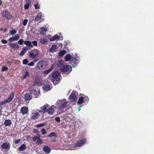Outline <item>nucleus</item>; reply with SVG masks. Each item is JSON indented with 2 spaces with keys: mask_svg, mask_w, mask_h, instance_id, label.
<instances>
[{
  "mask_svg": "<svg viewBox=\"0 0 154 154\" xmlns=\"http://www.w3.org/2000/svg\"><path fill=\"white\" fill-rule=\"evenodd\" d=\"M2 17H5L8 19H11L12 18V16L10 14L8 11L4 10L2 12Z\"/></svg>",
  "mask_w": 154,
  "mask_h": 154,
  "instance_id": "0eeeda50",
  "label": "nucleus"
},
{
  "mask_svg": "<svg viewBox=\"0 0 154 154\" xmlns=\"http://www.w3.org/2000/svg\"><path fill=\"white\" fill-rule=\"evenodd\" d=\"M66 53V51L63 50L61 51L59 53V55L60 57H62Z\"/></svg>",
  "mask_w": 154,
  "mask_h": 154,
  "instance_id": "cd10ccee",
  "label": "nucleus"
},
{
  "mask_svg": "<svg viewBox=\"0 0 154 154\" xmlns=\"http://www.w3.org/2000/svg\"><path fill=\"white\" fill-rule=\"evenodd\" d=\"M38 60V59H35L33 60V61L34 62H37Z\"/></svg>",
  "mask_w": 154,
  "mask_h": 154,
  "instance_id": "13d9d810",
  "label": "nucleus"
},
{
  "mask_svg": "<svg viewBox=\"0 0 154 154\" xmlns=\"http://www.w3.org/2000/svg\"><path fill=\"white\" fill-rule=\"evenodd\" d=\"M54 68V67L52 66L48 70L43 71L42 73L43 74H47L49 73Z\"/></svg>",
  "mask_w": 154,
  "mask_h": 154,
  "instance_id": "412c9836",
  "label": "nucleus"
},
{
  "mask_svg": "<svg viewBox=\"0 0 154 154\" xmlns=\"http://www.w3.org/2000/svg\"><path fill=\"white\" fill-rule=\"evenodd\" d=\"M10 33L11 35H14L17 33V31L15 30H11L10 31Z\"/></svg>",
  "mask_w": 154,
  "mask_h": 154,
  "instance_id": "ea45409f",
  "label": "nucleus"
},
{
  "mask_svg": "<svg viewBox=\"0 0 154 154\" xmlns=\"http://www.w3.org/2000/svg\"><path fill=\"white\" fill-rule=\"evenodd\" d=\"M35 55L36 56V57L38 55V53L37 52Z\"/></svg>",
  "mask_w": 154,
  "mask_h": 154,
  "instance_id": "680f3d73",
  "label": "nucleus"
},
{
  "mask_svg": "<svg viewBox=\"0 0 154 154\" xmlns=\"http://www.w3.org/2000/svg\"><path fill=\"white\" fill-rule=\"evenodd\" d=\"M71 59V56L69 54H66L65 57V60L66 61H69Z\"/></svg>",
  "mask_w": 154,
  "mask_h": 154,
  "instance_id": "a878e982",
  "label": "nucleus"
},
{
  "mask_svg": "<svg viewBox=\"0 0 154 154\" xmlns=\"http://www.w3.org/2000/svg\"><path fill=\"white\" fill-rule=\"evenodd\" d=\"M55 106H52L49 107L47 109V112L50 115H52L55 111Z\"/></svg>",
  "mask_w": 154,
  "mask_h": 154,
  "instance_id": "9b49d317",
  "label": "nucleus"
},
{
  "mask_svg": "<svg viewBox=\"0 0 154 154\" xmlns=\"http://www.w3.org/2000/svg\"><path fill=\"white\" fill-rule=\"evenodd\" d=\"M55 120L58 122H60V118L59 117H56L55 118Z\"/></svg>",
  "mask_w": 154,
  "mask_h": 154,
  "instance_id": "de8ad7c7",
  "label": "nucleus"
},
{
  "mask_svg": "<svg viewBox=\"0 0 154 154\" xmlns=\"http://www.w3.org/2000/svg\"><path fill=\"white\" fill-rule=\"evenodd\" d=\"M76 92L75 91H73L69 96V100L71 102H74L76 99Z\"/></svg>",
  "mask_w": 154,
  "mask_h": 154,
  "instance_id": "6e6552de",
  "label": "nucleus"
},
{
  "mask_svg": "<svg viewBox=\"0 0 154 154\" xmlns=\"http://www.w3.org/2000/svg\"><path fill=\"white\" fill-rule=\"evenodd\" d=\"M1 148L3 149H9L10 148V144H9L6 142L4 143L1 146Z\"/></svg>",
  "mask_w": 154,
  "mask_h": 154,
  "instance_id": "f3484780",
  "label": "nucleus"
},
{
  "mask_svg": "<svg viewBox=\"0 0 154 154\" xmlns=\"http://www.w3.org/2000/svg\"><path fill=\"white\" fill-rule=\"evenodd\" d=\"M75 60L76 61H77V59H75Z\"/></svg>",
  "mask_w": 154,
  "mask_h": 154,
  "instance_id": "0e129e2a",
  "label": "nucleus"
},
{
  "mask_svg": "<svg viewBox=\"0 0 154 154\" xmlns=\"http://www.w3.org/2000/svg\"><path fill=\"white\" fill-rule=\"evenodd\" d=\"M47 65V63L44 61H40L37 64V67L38 69L42 70L45 69Z\"/></svg>",
  "mask_w": 154,
  "mask_h": 154,
  "instance_id": "39448f33",
  "label": "nucleus"
},
{
  "mask_svg": "<svg viewBox=\"0 0 154 154\" xmlns=\"http://www.w3.org/2000/svg\"><path fill=\"white\" fill-rule=\"evenodd\" d=\"M89 100V98L87 96L85 95L84 97L81 96L79 97L77 103L79 104H82L83 103L86 104L88 103Z\"/></svg>",
  "mask_w": 154,
  "mask_h": 154,
  "instance_id": "7ed1b4c3",
  "label": "nucleus"
},
{
  "mask_svg": "<svg viewBox=\"0 0 154 154\" xmlns=\"http://www.w3.org/2000/svg\"><path fill=\"white\" fill-rule=\"evenodd\" d=\"M12 124V122L10 119H6L5 120L4 125L5 126H9Z\"/></svg>",
  "mask_w": 154,
  "mask_h": 154,
  "instance_id": "aec40b11",
  "label": "nucleus"
},
{
  "mask_svg": "<svg viewBox=\"0 0 154 154\" xmlns=\"http://www.w3.org/2000/svg\"><path fill=\"white\" fill-rule=\"evenodd\" d=\"M29 74L28 72L26 71V72L25 74L23 75V79L26 78L27 76H29Z\"/></svg>",
  "mask_w": 154,
  "mask_h": 154,
  "instance_id": "a19ab883",
  "label": "nucleus"
},
{
  "mask_svg": "<svg viewBox=\"0 0 154 154\" xmlns=\"http://www.w3.org/2000/svg\"><path fill=\"white\" fill-rule=\"evenodd\" d=\"M67 102L66 99H64L62 100H59L57 101V103L58 105V107L60 110H62L63 108L66 106Z\"/></svg>",
  "mask_w": 154,
  "mask_h": 154,
  "instance_id": "f03ea898",
  "label": "nucleus"
},
{
  "mask_svg": "<svg viewBox=\"0 0 154 154\" xmlns=\"http://www.w3.org/2000/svg\"><path fill=\"white\" fill-rule=\"evenodd\" d=\"M20 38V36L18 34H16L15 35V37H13L9 38L8 40L10 42L13 41H17Z\"/></svg>",
  "mask_w": 154,
  "mask_h": 154,
  "instance_id": "2eb2a0df",
  "label": "nucleus"
},
{
  "mask_svg": "<svg viewBox=\"0 0 154 154\" xmlns=\"http://www.w3.org/2000/svg\"><path fill=\"white\" fill-rule=\"evenodd\" d=\"M41 132L42 134V135H44L45 134H46V130L44 128H42V129Z\"/></svg>",
  "mask_w": 154,
  "mask_h": 154,
  "instance_id": "79ce46f5",
  "label": "nucleus"
},
{
  "mask_svg": "<svg viewBox=\"0 0 154 154\" xmlns=\"http://www.w3.org/2000/svg\"><path fill=\"white\" fill-rule=\"evenodd\" d=\"M24 43L27 46H30L31 47H33V45H31V43L30 41H25Z\"/></svg>",
  "mask_w": 154,
  "mask_h": 154,
  "instance_id": "c756f323",
  "label": "nucleus"
},
{
  "mask_svg": "<svg viewBox=\"0 0 154 154\" xmlns=\"http://www.w3.org/2000/svg\"><path fill=\"white\" fill-rule=\"evenodd\" d=\"M40 135L38 136V138L37 140V143H38L41 144L42 142V140L40 138Z\"/></svg>",
  "mask_w": 154,
  "mask_h": 154,
  "instance_id": "f704fd0d",
  "label": "nucleus"
},
{
  "mask_svg": "<svg viewBox=\"0 0 154 154\" xmlns=\"http://www.w3.org/2000/svg\"><path fill=\"white\" fill-rule=\"evenodd\" d=\"M60 73L57 71L54 72L52 73L51 77L52 78V82L55 84L58 83V82L60 80L59 76Z\"/></svg>",
  "mask_w": 154,
  "mask_h": 154,
  "instance_id": "f257e3e1",
  "label": "nucleus"
},
{
  "mask_svg": "<svg viewBox=\"0 0 154 154\" xmlns=\"http://www.w3.org/2000/svg\"><path fill=\"white\" fill-rule=\"evenodd\" d=\"M8 45L11 48H13L14 50L18 49L19 48V45L15 43H10Z\"/></svg>",
  "mask_w": 154,
  "mask_h": 154,
  "instance_id": "ddd939ff",
  "label": "nucleus"
},
{
  "mask_svg": "<svg viewBox=\"0 0 154 154\" xmlns=\"http://www.w3.org/2000/svg\"><path fill=\"white\" fill-rule=\"evenodd\" d=\"M8 69V68L7 67L3 66L2 68V70L3 71H5L7 70Z\"/></svg>",
  "mask_w": 154,
  "mask_h": 154,
  "instance_id": "09e8293b",
  "label": "nucleus"
},
{
  "mask_svg": "<svg viewBox=\"0 0 154 154\" xmlns=\"http://www.w3.org/2000/svg\"><path fill=\"white\" fill-rule=\"evenodd\" d=\"M63 62L62 60H60L59 61L57 65L58 67H61L62 65H63Z\"/></svg>",
  "mask_w": 154,
  "mask_h": 154,
  "instance_id": "4c0bfd02",
  "label": "nucleus"
},
{
  "mask_svg": "<svg viewBox=\"0 0 154 154\" xmlns=\"http://www.w3.org/2000/svg\"><path fill=\"white\" fill-rule=\"evenodd\" d=\"M60 38L59 36L56 34L54 35L53 37L50 39V41H54L57 40H59Z\"/></svg>",
  "mask_w": 154,
  "mask_h": 154,
  "instance_id": "6ab92c4d",
  "label": "nucleus"
},
{
  "mask_svg": "<svg viewBox=\"0 0 154 154\" xmlns=\"http://www.w3.org/2000/svg\"><path fill=\"white\" fill-rule=\"evenodd\" d=\"M27 50V48H23L22 49V51H21L19 53V55L20 56H22L26 52Z\"/></svg>",
  "mask_w": 154,
  "mask_h": 154,
  "instance_id": "5701e85b",
  "label": "nucleus"
},
{
  "mask_svg": "<svg viewBox=\"0 0 154 154\" xmlns=\"http://www.w3.org/2000/svg\"><path fill=\"white\" fill-rule=\"evenodd\" d=\"M18 43L20 45H23V39H20L18 41Z\"/></svg>",
  "mask_w": 154,
  "mask_h": 154,
  "instance_id": "49530a36",
  "label": "nucleus"
},
{
  "mask_svg": "<svg viewBox=\"0 0 154 154\" xmlns=\"http://www.w3.org/2000/svg\"><path fill=\"white\" fill-rule=\"evenodd\" d=\"M28 61L27 59H25L23 61V63L24 65H27L28 63Z\"/></svg>",
  "mask_w": 154,
  "mask_h": 154,
  "instance_id": "c03bdc74",
  "label": "nucleus"
},
{
  "mask_svg": "<svg viewBox=\"0 0 154 154\" xmlns=\"http://www.w3.org/2000/svg\"><path fill=\"white\" fill-rule=\"evenodd\" d=\"M86 139H84L81 140L80 141L77 142L75 144V146H76L81 147L85 143H86Z\"/></svg>",
  "mask_w": 154,
  "mask_h": 154,
  "instance_id": "1a4fd4ad",
  "label": "nucleus"
},
{
  "mask_svg": "<svg viewBox=\"0 0 154 154\" xmlns=\"http://www.w3.org/2000/svg\"><path fill=\"white\" fill-rule=\"evenodd\" d=\"M7 31V29L6 28H5L3 29V32H5Z\"/></svg>",
  "mask_w": 154,
  "mask_h": 154,
  "instance_id": "6e6d98bb",
  "label": "nucleus"
},
{
  "mask_svg": "<svg viewBox=\"0 0 154 154\" xmlns=\"http://www.w3.org/2000/svg\"><path fill=\"white\" fill-rule=\"evenodd\" d=\"M40 80L39 78H36L35 79L34 83L36 85H39L40 84Z\"/></svg>",
  "mask_w": 154,
  "mask_h": 154,
  "instance_id": "2f4dec72",
  "label": "nucleus"
},
{
  "mask_svg": "<svg viewBox=\"0 0 154 154\" xmlns=\"http://www.w3.org/2000/svg\"><path fill=\"white\" fill-rule=\"evenodd\" d=\"M43 89L45 90L48 91L51 90L50 85L48 84H45L43 87Z\"/></svg>",
  "mask_w": 154,
  "mask_h": 154,
  "instance_id": "393cba45",
  "label": "nucleus"
},
{
  "mask_svg": "<svg viewBox=\"0 0 154 154\" xmlns=\"http://www.w3.org/2000/svg\"><path fill=\"white\" fill-rule=\"evenodd\" d=\"M40 42L42 44H45L47 42V40L46 38L41 39Z\"/></svg>",
  "mask_w": 154,
  "mask_h": 154,
  "instance_id": "c85d7f7f",
  "label": "nucleus"
},
{
  "mask_svg": "<svg viewBox=\"0 0 154 154\" xmlns=\"http://www.w3.org/2000/svg\"><path fill=\"white\" fill-rule=\"evenodd\" d=\"M46 125V123H43L42 124H40L36 125L37 128H39L40 127H42L45 126Z\"/></svg>",
  "mask_w": 154,
  "mask_h": 154,
  "instance_id": "72a5a7b5",
  "label": "nucleus"
},
{
  "mask_svg": "<svg viewBox=\"0 0 154 154\" xmlns=\"http://www.w3.org/2000/svg\"><path fill=\"white\" fill-rule=\"evenodd\" d=\"M33 132L35 134H36L37 135V136L40 135L37 129H34L33 130Z\"/></svg>",
  "mask_w": 154,
  "mask_h": 154,
  "instance_id": "c9c22d12",
  "label": "nucleus"
},
{
  "mask_svg": "<svg viewBox=\"0 0 154 154\" xmlns=\"http://www.w3.org/2000/svg\"><path fill=\"white\" fill-rule=\"evenodd\" d=\"M31 0H26V2L31 3Z\"/></svg>",
  "mask_w": 154,
  "mask_h": 154,
  "instance_id": "052dcab7",
  "label": "nucleus"
},
{
  "mask_svg": "<svg viewBox=\"0 0 154 154\" xmlns=\"http://www.w3.org/2000/svg\"><path fill=\"white\" fill-rule=\"evenodd\" d=\"M81 106H80L78 107V109L79 111L81 109Z\"/></svg>",
  "mask_w": 154,
  "mask_h": 154,
  "instance_id": "bf43d9fd",
  "label": "nucleus"
},
{
  "mask_svg": "<svg viewBox=\"0 0 154 154\" xmlns=\"http://www.w3.org/2000/svg\"><path fill=\"white\" fill-rule=\"evenodd\" d=\"M38 137H37L36 136H34L32 137V140L33 141H35L37 140H38Z\"/></svg>",
  "mask_w": 154,
  "mask_h": 154,
  "instance_id": "8fccbe9b",
  "label": "nucleus"
},
{
  "mask_svg": "<svg viewBox=\"0 0 154 154\" xmlns=\"http://www.w3.org/2000/svg\"><path fill=\"white\" fill-rule=\"evenodd\" d=\"M56 139L55 138H52V141L53 142H54L56 141Z\"/></svg>",
  "mask_w": 154,
  "mask_h": 154,
  "instance_id": "4d7b16f0",
  "label": "nucleus"
},
{
  "mask_svg": "<svg viewBox=\"0 0 154 154\" xmlns=\"http://www.w3.org/2000/svg\"><path fill=\"white\" fill-rule=\"evenodd\" d=\"M69 69V67L68 66L64 65H63L62 67L61 68L60 70L62 72H65L68 71Z\"/></svg>",
  "mask_w": 154,
  "mask_h": 154,
  "instance_id": "dca6fc26",
  "label": "nucleus"
},
{
  "mask_svg": "<svg viewBox=\"0 0 154 154\" xmlns=\"http://www.w3.org/2000/svg\"><path fill=\"white\" fill-rule=\"evenodd\" d=\"M1 30H2V29H1Z\"/></svg>",
  "mask_w": 154,
  "mask_h": 154,
  "instance_id": "69168bd1",
  "label": "nucleus"
},
{
  "mask_svg": "<svg viewBox=\"0 0 154 154\" xmlns=\"http://www.w3.org/2000/svg\"><path fill=\"white\" fill-rule=\"evenodd\" d=\"M42 17V15L41 14H37V15L36 16L35 18V20L36 21H38L39 20H40L41 19Z\"/></svg>",
  "mask_w": 154,
  "mask_h": 154,
  "instance_id": "7c9ffc66",
  "label": "nucleus"
},
{
  "mask_svg": "<svg viewBox=\"0 0 154 154\" xmlns=\"http://www.w3.org/2000/svg\"><path fill=\"white\" fill-rule=\"evenodd\" d=\"M28 111V109L26 106L22 107L20 109L21 112L23 115L27 113Z\"/></svg>",
  "mask_w": 154,
  "mask_h": 154,
  "instance_id": "4468645a",
  "label": "nucleus"
},
{
  "mask_svg": "<svg viewBox=\"0 0 154 154\" xmlns=\"http://www.w3.org/2000/svg\"><path fill=\"white\" fill-rule=\"evenodd\" d=\"M40 33L42 35H43L45 33L46 31H47L46 29V28L44 27H42L40 28Z\"/></svg>",
  "mask_w": 154,
  "mask_h": 154,
  "instance_id": "bb28decb",
  "label": "nucleus"
},
{
  "mask_svg": "<svg viewBox=\"0 0 154 154\" xmlns=\"http://www.w3.org/2000/svg\"><path fill=\"white\" fill-rule=\"evenodd\" d=\"M29 4L28 3L25 4L24 6V8L25 9H27L29 8Z\"/></svg>",
  "mask_w": 154,
  "mask_h": 154,
  "instance_id": "a18cd8bd",
  "label": "nucleus"
},
{
  "mask_svg": "<svg viewBox=\"0 0 154 154\" xmlns=\"http://www.w3.org/2000/svg\"><path fill=\"white\" fill-rule=\"evenodd\" d=\"M57 48V46L55 45H53L50 48L49 51L51 52H55L56 51V49Z\"/></svg>",
  "mask_w": 154,
  "mask_h": 154,
  "instance_id": "b1692460",
  "label": "nucleus"
},
{
  "mask_svg": "<svg viewBox=\"0 0 154 154\" xmlns=\"http://www.w3.org/2000/svg\"><path fill=\"white\" fill-rule=\"evenodd\" d=\"M49 105L47 104H46L45 105L40 108V110H38V111L40 112L45 113L47 112V108H48Z\"/></svg>",
  "mask_w": 154,
  "mask_h": 154,
  "instance_id": "9d476101",
  "label": "nucleus"
},
{
  "mask_svg": "<svg viewBox=\"0 0 154 154\" xmlns=\"http://www.w3.org/2000/svg\"><path fill=\"white\" fill-rule=\"evenodd\" d=\"M32 43L33 45L35 46H37V42L36 41H35L32 42Z\"/></svg>",
  "mask_w": 154,
  "mask_h": 154,
  "instance_id": "3c124183",
  "label": "nucleus"
},
{
  "mask_svg": "<svg viewBox=\"0 0 154 154\" xmlns=\"http://www.w3.org/2000/svg\"><path fill=\"white\" fill-rule=\"evenodd\" d=\"M28 22V20L27 19L24 20L23 21V26H26Z\"/></svg>",
  "mask_w": 154,
  "mask_h": 154,
  "instance_id": "37998d69",
  "label": "nucleus"
},
{
  "mask_svg": "<svg viewBox=\"0 0 154 154\" xmlns=\"http://www.w3.org/2000/svg\"><path fill=\"white\" fill-rule=\"evenodd\" d=\"M2 4V0H0V5H1Z\"/></svg>",
  "mask_w": 154,
  "mask_h": 154,
  "instance_id": "e2e57ef3",
  "label": "nucleus"
},
{
  "mask_svg": "<svg viewBox=\"0 0 154 154\" xmlns=\"http://www.w3.org/2000/svg\"><path fill=\"white\" fill-rule=\"evenodd\" d=\"M39 116V113L36 112H32L30 117L31 119L35 120L37 119Z\"/></svg>",
  "mask_w": 154,
  "mask_h": 154,
  "instance_id": "f8f14e48",
  "label": "nucleus"
},
{
  "mask_svg": "<svg viewBox=\"0 0 154 154\" xmlns=\"http://www.w3.org/2000/svg\"><path fill=\"white\" fill-rule=\"evenodd\" d=\"M14 92H12L10 95L9 97L6 100L2 101L1 102H0V106H2L4 104L8 103L11 101L13 98L14 97Z\"/></svg>",
  "mask_w": 154,
  "mask_h": 154,
  "instance_id": "20e7f679",
  "label": "nucleus"
},
{
  "mask_svg": "<svg viewBox=\"0 0 154 154\" xmlns=\"http://www.w3.org/2000/svg\"><path fill=\"white\" fill-rule=\"evenodd\" d=\"M35 93H37V92L36 90H33L31 91L30 94L29 93L26 94L24 97L25 101H27L28 100H29L32 99V97L31 94H33V93L35 94Z\"/></svg>",
  "mask_w": 154,
  "mask_h": 154,
  "instance_id": "423d86ee",
  "label": "nucleus"
},
{
  "mask_svg": "<svg viewBox=\"0 0 154 154\" xmlns=\"http://www.w3.org/2000/svg\"><path fill=\"white\" fill-rule=\"evenodd\" d=\"M1 42L4 44H6L7 43V41L5 39H2L1 41Z\"/></svg>",
  "mask_w": 154,
  "mask_h": 154,
  "instance_id": "5fc2aeb1",
  "label": "nucleus"
},
{
  "mask_svg": "<svg viewBox=\"0 0 154 154\" xmlns=\"http://www.w3.org/2000/svg\"><path fill=\"white\" fill-rule=\"evenodd\" d=\"M20 139H18V140H15L14 142V143L15 144H17V143H20Z\"/></svg>",
  "mask_w": 154,
  "mask_h": 154,
  "instance_id": "864d4df0",
  "label": "nucleus"
},
{
  "mask_svg": "<svg viewBox=\"0 0 154 154\" xmlns=\"http://www.w3.org/2000/svg\"><path fill=\"white\" fill-rule=\"evenodd\" d=\"M48 136L49 137H55V133L54 132H52L51 133L48 135Z\"/></svg>",
  "mask_w": 154,
  "mask_h": 154,
  "instance_id": "58836bf2",
  "label": "nucleus"
},
{
  "mask_svg": "<svg viewBox=\"0 0 154 154\" xmlns=\"http://www.w3.org/2000/svg\"><path fill=\"white\" fill-rule=\"evenodd\" d=\"M26 148V145L25 144L22 145L19 148V150L21 151H23Z\"/></svg>",
  "mask_w": 154,
  "mask_h": 154,
  "instance_id": "4be33fe9",
  "label": "nucleus"
},
{
  "mask_svg": "<svg viewBox=\"0 0 154 154\" xmlns=\"http://www.w3.org/2000/svg\"><path fill=\"white\" fill-rule=\"evenodd\" d=\"M43 150L45 152L47 153H49L50 152L51 150V149L48 146H45L43 148Z\"/></svg>",
  "mask_w": 154,
  "mask_h": 154,
  "instance_id": "a211bd4d",
  "label": "nucleus"
},
{
  "mask_svg": "<svg viewBox=\"0 0 154 154\" xmlns=\"http://www.w3.org/2000/svg\"><path fill=\"white\" fill-rule=\"evenodd\" d=\"M29 56L33 59H35L36 58V56L32 52H31L29 54Z\"/></svg>",
  "mask_w": 154,
  "mask_h": 154,
  "instance_id": "e433bc0d",
  "label": "nucleus"
},
{
  "mask_svg": "<svg viewBox=\"0 0 154 154\" xmlns=\"http://www.w3.org/2000/svg\"><path fill=\"white\" fill-rule=\"evenodd\" d=\"M28 65L29 66H34L33 62H31L30 63L28 64Z\"/></svg>",
  "mask_w": 154,
  "mask_h": 154,
  "instance_id": "603ef678",
  "label": "nucleus"
},
{
  "mask_svg": "<svg viewBox=\"0 0 154 154\" xmlns=\"http://www.w3.org/2000/svg\"><path fill=\"white\" fill-rule=\"evenodd\" d=\"M40 7V5L38 4V2H36V3L34 5L35 8L36 9H37L39 8Z\"/></svg>",
  "mask_w": 154,
  "mask_h": 154,
  "instance_id": "473e14b6",
  "label": "nucleus"
}]
</instances>
